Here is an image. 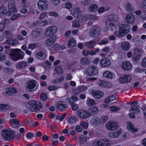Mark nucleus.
I'll list each match as a JSON object with an SVG mask.
<instances>
[{
	"instance_id": "f257e3e1",
	"label": "nucleus",
	"mask_w": 146,
	"mask_h": 146,
	"mask_svg": "<svg viewBox=\"0 0 146 146\" xmlns=\"http://www.w3.org/2000/svg\"><path fill=\"white\" fill-rule=\"evenodd\" d=\"M119 21V16L117 15H111L108 17V20L106 22V28L110 29L112 31L116 28V27L113 21L118 22Z\"/></svg>"
},
{
	"instance_id": "f03ea898",
	"label": "nucleus",
	"mask_w": 146,
	"mask_h": 146,
	"mask_svg": "<svg viewBox=\"0 0 146 146\" xmlns=\"http://www.w3.org/2000/svg\"><path fill=\"white\" fill-rule=\"evenodd\" d=\"M27 109L30 111L35 112L39 110L42 108L41 103L38 101H31L26 105Z\"/></svg>"
},
{
	"instance_id": "7ed1b4c3",
	"label": "nucleus",
	"mask_w": 146,
	"mask_h": 146,
	"mask_svg": "<svg viewBox=\"0 0 146 146\" xmlns=\"http://www.w3.org/2000/svg\"><path fill=\"white\" fill-rule=\"evenodd\" d=\"M130 27L127 24H121L119 26V31L115 32V34L118 38L123 37L129 32Z\"/></svg>"
},
{
	"instance_id": "20e7f679",
	"label": "nucleus",
	"mask_w": 146,
	"mask_h": 146,
	"mask_svg": "<svg viewBox=\"0 0 146 146\" xmlns=\"http://www.w3.org/2000/svg\"><path fill=\"white\" fill-rule=\"evenodd\" d=\"M10 54L11 58L14 61L22 59L24 58L23 52L20 49H15L11 50Z\"/></svg>"
},
{
	"instance_id": "39448f33",
	"label": "nucleus",
	"mask_w": 146,
	"mask_h": 146,
	"mask_svg": "<svg viewBox=\"0 0 146 146\" xmlns=\"http://www.w3.org/2000/svg\"><path fill=\"white\" fill-rule=\"evenodd\" d=\"M38 83L35 80H30L26 83V89L28 92H32L35 91L38 88Z\"/></svg>"
},
{
	"instance_id": "423d86ee",
	"label": "nucleus",
	"mask_w": 146,
	"mask_h": 146,
	"mask_svg": "<svg viewBox=\"0 0 146 146\" xmlns=\"http://www.w3.org/2000/svg\"><path fill=\"white\" fill-rule=\"evenodd\" d=\"M15 132L12 130L5 129L2 131L1 134L2 137L5 140L10 141L13 139L15 136Z\"/></svg>"
},
{
	"instance_id": "0eeeda50",
	"label": "nucleus",
	"mask_w": 146,
	"mask_h": 146,
	"mask_svg": "<svg viewBox=\"0 0 146 146\" xmlns=\"http://www.w3.org/2000/svg\"><path fill=\"white\" fill-rule=\"evenodd\" d=\"M100 28L98 26H95L90 29V35L93 38L96 37L100 35Z\"/></svg>"
},
{
	"instance_id": "6e6552de",
	"label": "nucleus",
	"mask_w": 146,
	"mask_h": 146,
	"mask_svg": "<svg viewBox=\"0 0 146 146\" xmlns=\"http://www.w3.org/2000/svg\"><path fill=\"white\" fill-rule=\"evenodd\" d=\"M48 2L46 0H39L37 3L39 9L42 11L46 10L48 7Z\"/></svg>"
},
{
	"instance_id": "1a4fd4ad",
	"label": "nucleus",
	"mask_w": 146,
	"mask_h": 146,
	"mask_svg": "<svg viewBox=\"0 0 146 146\" xmlns=\"http://www.w3.org/2000/svg\"><path fill=\"white\" fill-rule=\"evenodd\" d=\"M56 106L58 110L62 111H64L67 109L68 106L66 102L60 101L56 103Z\"/></svg>"
},
{
	"instance_id": "9d476101",
	"label": "nucleus",
	"mask_w": 146,
	"mask_h": 146,
	"mask_svg": "<svg viewBox=\"0 0 146 146\" xmlns=\"http://www.w3.org/2000/svg\"><path fill=\"white\" fill-rule=\"evenodd\" d=\"M8 10L9 12L7 14V16L10 15L12 13L17 11L15 3L14 1L11 0L9 2L8 4Z\"/></svg>"
},
{
	"instance_id": "9b49d317",
	"label": "nucleus",
	"mask_w": 146,
	"mask_h": 146,
	"mask_svg": "<svg viewBox=\"0 0 146 146\" xmlns=\"http://www.w3.org/2000/svg\"><path fill=\"white\" fill-rule=\"evenodd\" d=\"M106 127L110 131L115 130L118 128L117 124L112 121L108 122L106 125Z\"/></svg>"
},
{
	"instance_id": "f8f14e48",
	"label": "nucleus",
	"mask_w": 146,
	"mask_h": 146,
	"mask_svg": "<svg viewBox=\"0 0 146 146\" xmlns=\"http://www.w3.org/2000/svg\"><path fill=\"white\" fill-rule=\"evenodd\" d=\"M77 114L79 117L83 119H87L91 115L90 113L83 110H78Z\"/></svg>"
},
{
	"instance_id": "ddd939ff",
	"label": "nucleus",
	"mask_w": 146,
	"mask_h": 146,
	"mask_svg": "<svg viewBox=\"0 0 146 146\" xmlns=\"http://www.w3.org/2000/svg\"><path fill=\"white\" fill-rule=\"evenodd\" d=\"M57 30V27L55 26H52L48 27L46 30L45 35L49 36L55 33Z\"/></svg>"
},
{
	"instance_id": "4468645a",
	"label": "nucleus",
	"mask_w": 146,
	"mask_h": 146,
	"mask_svg": "<svg viewBox=\"0 0 146 146\" xmlns=\"http://www.w3.org/2000/svg\"><path fill=\"white\" fill-rule=\"evenodd\" d=\"M111 63L109 59L106 58L102 59L100 62V64L102 68L107 67L109 66Z\"/></svg>"
},
{
	"instance_id": "2eb2a0df",
	"label": "nucleus",
	"mask_w": 146,
	"mask_h": 146,
	"mask_svg": "<svg viewBox=\"0 0 146 146\" xmlns=\"http://www.w3.org/2000/svg\"><path fill=\"white\" fill-rule=\"evenodd\" d=\"M56 38L55 36H52L46 40L45 43L48 46H52L55 42Z\"/></svg>"
},
{
	"instance_id": "dca6fc26",
	"label": "nucleus",
	"mask_w": 146,
	"mask_h": 146,
	"mask_svg": "<svg viewBox=\"0 0 146 146\" xmlns=\"http://www.w3.org/2000/svg\"><path fill=\"white\" fill-rule=\"evenodd\" d=\"M92 94L96 99H98L102 98L104 95V93L100 91H93L92 92Z\"/></svg>"
},
{
	"instance_id": "f3484780",
	"label": "nucleus",
	"mask_w": 146,
	"mask_h": 146,
	"mask_svg": "<svg viewBox=\"0 0 146 146\" xmlns=\"http://www.w3.org/2000/svg\"><path fill=\"white\" fill-rule=\"evenodd\" d=\"M98 71L97 68L94 66H91L88 71V75L94 76L98 74Z\"/></svg>"
},
{
	"instance_id": "a211bd4d",
	"label": "nucleus",
	"mask_w": 146,
	"mask_h": 146,
	"mask_svg": "<svg viewBox=\"0 0 146 146\" xmlns=\"http://www.w3.org/2000/svg\"><path fill=\"white\" fill-rule=\"evenodd\" d=\"M132 66V64L129 61H124L122 63V69L124 70L128 71L131 69Z\"/></svg>"
},
{
	"instance_id": "6ab92c4d",
	"label": "nucleus",
	"mask_w": 146,
	"mask_h": 146,
	"mask_svg": "<svg viewBox=\"0 0 146 146\" xmlns=\"http://www.w3.org/2000/svg\"><path fill=\"white\" fill-rule=\"evenodd\" d=\"M134 20L135 17L132 13L127 15L125 17V21L129 23L132 24L134 22Z\"/></svg>"
},
{
	"instance_id": "aec40b11",
	"label": "nucleus",
	"mask_w": 146,
	"mask_h": 146,
	"mask_svg": "<svg viewBox=\"0 0 146 146\" xmlns=\"http://www.w3.org/2000/svg\"><path fill=\"white\" fill-rule=\"evenodd\" d=\"M9 123L11 126L14 128H18L19 122L17 119H12L9 121Z\"/></svg>"
},
{
	"instance_id": "412c9836",
	"label": "nucleus",
	"mask_w": 146,
	"mask_h": 146,
	"mask_svg": "<svg viewBox=\"0 0 146 146\" xmlns=\"http://www.w3.org/2000/svg\"><path fill=\"white\" fill-rule=\"evenodd\" d=\"M71 13L75 17L78 18L81 15V12L80 9L77 7L74 10H72Z\"/></svg>"
},
{
	"instance_id": "4be33fe9",
	"label": "nucleus",
	"mask_w": 146,
	"mask_h": 146,
	"mask_svg": "<svg viewBox=\"0 0 146 146\" xmlns=\"http://www.w3.org/2000/svg\"><path fill=\"white\" fill-rule=\"evenodd\" d=\"M101 146H110L111 141L106 139L100 140Z\"/></svg>"
},
{
	"instance_id": "5701e85b",
	"label": "nucleus",
	"mask_w": 146,
	"mask_h": 146,
	"mask_svg": "<svg viewBox=\"0 0 146 146\" xmlns=\"http://www.w3.org/2000/svg\"><path fill=\"white\" fill-rule=\"evenodd\" d=\"M127 128L128 131L130 132H136L138 131L137 129H136L131 123L129 122L127 123Z\"/></svg>"
},
{
	"instance_id": "b1692460",
	"label": "nucleus",
	"mask_w": 146,
	"mask_h": 146,
	"mask_svg": "<svg viewBox=\"0 0 146 146\" xmlns=\"http://www.w3.org/2000/svg\"><path fill=\"white\" fill-rule=\"evenodd\" d=\"M37 57L41 60H45L46 58V55L43 52H37L36 54Z\"/></svg>"
},
{
	"instance_id": "393cba45",
	"label": "nucleus",
	"mask_w": 146,
	"mask_h": 146,
	"mask_svg": "<svg viewBox=\"0 0 146 146\" xmlns=\"http://www.w3.org/2000/svg\"><path fill=\"white\" fill-rule=\"evenodd\" d=\"M121 46L122 48L124 50H128L130 47V44L128 42L125 41L122 43Z\"/></svg>"
},
{
	"instance_id": "a878e982",
	"label": "nucleus",
	"mask_w": 146,
	"mask_h": 146,
	"mask_svg": "<svg viewBox=\"0 0 146 146\" xmlns=\"http://www.w3.org/2000/svg\"><path fill=\"white\" fill-rule=\"evenodd\" d=\"M89 110L91 114L92 113L94 115L96 114L98 112V108L95 106H92L90 107Z\"/></svg>"
},
{
	"instance_id": "bb28decb",
	"label": "nucleus",
	"mask_w": 146,
	"mask_h": 146,
	"mask_svg": "<svg viewBox=\"0 0 146 146\" xmlns=\"http://www.w3.org/2000/svg\"><path fill=\"white\" fill-rule=\"evenodd\" d=\"M17 91L15 89L11 88H8L5 92V94L7 95H11L13 94H15Z\"/></svg>"
},
{
	"instance_id": "cd10ccee",
	"label": "nucleus",
	"mask_w": 146,
	"mask_h": 146,
	"mask_svg": "<svg viewBox=\"0 0 146 146\" xmlns=\"http://www.w3.org/2000/svg\"><path fill=\"white\" fill-rule=\"evenodd\" d=\"M129 111L133 113H139L140 112V110L137 106L133 105L130 108Z\"/></svg>"
},
{
	"instance_id": "c85d7f7f",
	"label": "nucleus",
	"mask_w": 146,
	"mask_h": 146,
	"mask_svg": "<svg viewBox=\"0 0 146 146\" xmlns=\"http://www.w3.org/2000/svg\"><path fill=\"white\" fill-rule=\"evenodd\" d=\"M87 89V87L86 86H82L76 90L75 93L76 94H78L79 92H82L85 91Z\"/></svg>"
},
{
	"instance_id": "c756f323",
	"label": "nucleus",
	"mask_w": 146,
	"mask_h": 146,
	"mask_svg": "<svg viewBox=\"0 0 146 146\" xmlns=\"http://www.w3.org/2000/svg\"><path fill=\"white\" fill-rule=\"evenodd\" d=\"M95 41L93 40H92L87 42L85 46L88 48H92L95 45Z\"/></svg>"
},
{
	"instance_id": "7c9ffc66",
	"label": "nucleus",
	"mask_w": 146,
	"mask_h": 146,
	"mask_svg": "<svg viewBox=\"0 0 146 146\" xmlns=\"http://www.w3.org/2000/svg\"><path fill=\"white\" fill-rule=\"evenodd\" d=\"M103 76L106 78L111 79L112 78L113 74L112 72L110 71H106L104 72Z\"/></svg>"
},
{
	"instance_id": "2f4dec72",
	"label": "nucleus",
	"mask_w": 146,
	"mask_h": 146,
	"mask_svg": "<svg viewBox=\"0 0 146 146\" xmlns=\"http://www.w3.org/2000/svg\"><path fill=\"white\" fill-rule=\"evenodd\" d=\"M98 9V5L94 4H91L89 8V11L91 12H95Z\"/></svg>"
},
{
	"instance_id": "473e14b6",
	"label": "nucleus",
	"mask_w": 146,
	"mask_h": 146,
	"mask_svg": "<svg viewBox=\"0 0 146 146\" xmlns=\"http://www.w3.org/2000/svg\"><path fill=\"white\" fill-rule=\"evenodd\" d=\"M27 65L26 62L22 61L20 62L17 65V67L20 69H23L25 68Z\"/></svg>"
},
{
	"instance_id": "72a5a7b5",
	"label": "nucleus",
	"mask_w": 146,
	"mask_h": 146,
	"mask_svg": "<svg viewBox=\"0 0 146 146\" xmlns=\"http://www.w3.org/2000/svg\"><path fill=\"white\" fill-rule=\"evenodd\" d=\"M76 45V42L72 38H71L69 40L68 45L69 47L72 48L75 46Z\"/></svg>"
},
{
	"instance_id": "f704fd0d",
	"label": "nucleus",
	"mask_w": 146,
	"mask_h": 146,
	"mask_svg": "<svg viewBox=\"0 0 146 146\" xmlns=\"http://www.w3.org/2000/svg\"><path fill=\"white\" fill-rule=\"evenodd\" d=\"M126 10L128 12H131V13L135 12V11L132 7V5L130 3H127L126 4Z\"/></svg>"
},
{
	"instance_id": "c9c22d12",
	"label": "nucleus",
	"mask_w": 146,
	"mask_h": 146,
	"mask_svg": "<svg viewBox=\"0 0 146 146\" xmlns=\"http://www.w3.org/2000/svg\"><path fill=\"white\" fill-rule=\"evenodd\" d=\"M76 121V117L73 116H70L67 120V122L70 124L75 123Z\"/></svg>"
},
{
	"instance_id": "e433bc0d",
	"label": "nucleus",
	"mask_w": 146,
	"mask_h": 146,
	"mask_svg": "<svg viewBox=\"0 0 146 146\" xmlns=\"http://www.w3.org/2000/svg\"><path fill=\"white\" fill-rule=\"evenodd\" d=\"M108 119V117L107 116H104L100 118L99 120V122L101 124L105 123Z\"/></svg>"
},
{
	"instance_id": "4c0bfd02",
	"label": "nucleus",
	"mask_w": 146,
	"mask_h": 146,
	"mask_svg": "<svg viewBox=\"0 0 146 146\" xmlns=\"http://www.w3.org/2000/svg\"><path fill=\"white\" fill-rule=\"evenodd\" d=\"M69 102L70 103V105L72 106V108L73 110H76L78 109V105L76 104L73 101H71L69 99Z\"/></svg>"
},
{
	"instance_id": "58836bf2",
	"label": "nucleus",
	"mask_w": 146,
	"mask_h": 146,
	"mask_svg": "<svg viewBox=\"0 0 146 146\" xmlns=\"http://www.w3.org/2000/svg\"><path fill=\"white\" fill-rule=\"evenodd\" d=\"M80 62L81 64L83 65L88 64L90 63L89 61L86 57L81 58L80 59Z\"/></svg>"
},
{
	"instance_id": "ea45409f",
	"label": "nucleus",
	"mask_w": 146,
	"mask_h": 146,
	"mask_svg": "<svg viewBox=\"0 0 146 146\" xmlns=\"http://www.w3.org/2000/svg\"><path fill=\"white\" fill-rule=\"evenodd\" d=\"M51 63L49 61H46L42 64L43 66L46 69L50 68V66L51 65Z\"/></svg>"
},
{
	"instance_id": "a19ab883",
	"label": "nucleus",
	"mask_w": 146,
	"mask_h": 146,
	"mask_svg": "<svg viewBox=\"0 0 146 146\" xmlns=\"http://www.w3.org/2000/svg\"><path fill=\"white\" fill-rule=\"evenodd\" d=\"M55 70L56 73L58 74H61L63 72V70L61 67L58 65L56 66Z\"/></svg>"
},
{
	"instance_id": "79ce46f5",
	"label": "nucleus",
	"mask_w": 146,
	"mask_h": 146,
	"mask_svg": "<svg viewBox=\"0 0 146 146\" xmlns=\"http://www.w3.org/2000/svg\"><path fill=\"white\" fill-rule=\"evenodd\" d=\"M8 42L11 45H16L18 43L17 40L15 39L9 40Z\"/></svg>"
},
{
	"instance_id": "37998d69",
	"label": "nucleus",
	"mask_w": 146,
	"mask_h": 146,
	"mask_svg": "<svg viewBox=\"0 0 146 146\" xmlns=\"http://www.w3.org/2000/svg\"><path fill=\"white\" fill-rule=\"evenodd\" d=\"M8 12H7L6 9L4 7H1L0 8V16H3L4 14L7 15Z\"/></svg>"
},
{
	"instance_id": "c03bdc74",
	"label": "nucleus",
	"mask_w": 146,
	"mask_h": 146,
	"mask_svg": "<svg viewBox=\"0 0 146 146\" xmlns=\"http://www.w3.org/2000/svg\"><path fill=\"white\" fill-rule=\"evenodd\" d=\"M141 54H134L132 60L133 61L137 62L139 59Z\"/></svg>"
},
{
	"instance_id": "a18cd8bd",
	"label": "nucleus",
	"mask_w": 146,
	"mask_h": 146,
	"mask_svg": "<svg viewBox=\"0 0 146 146\" xmlns=\"http://www.w3.org/2000/svg\"><path fill=\"white\" fill-rule=\"evenodd\" d=\"M115 99V97L114 96L111 95L108 97L105 100L106 103H109Z\"/></svg>"
},
{
	"instance_id": "49530a36",
	"label": "nucleus",
	"mask_w": 146,
	"mask_h": 146,
	"mask_svg": "<svg viewBox=\"0 0 146 146\" xmlns=\"http://www.w3.org/2000/svg\"><path fill=\"white\" fill-rule=\"evenodd\" d=\"M109 108L111 111L113 112L119 111L120 109V108L119 107H117L115 106H110Z\"/></svg>"
},
{
	"instance_id": "de8ad7c7",
	"label": "nucleus",
	"mask_w": 146,
	"mask_h": 146,
	"mask_svg": "<svg viewBox=\"0 0 146 146\" xmlns=\"http://www.w3.org/2000/svg\"><path fill=\"white\" fill-rule=\"evenodd\" d=\"M32 35L34 37L36 38L39 35L40 33L36 29H35L32 31Z\"/></svg>"
},
{
	"instance_id": "09e8293b",
	"label": "nucleus",
	"mask_w": 146,
	"mask_h": 146,
	"mask_svg": "<svg viewBox=\"0 0 146 146\" xmlns=\"http://www.w3.org/2000/svg\"><path fill=\"white\" fill-rule=\"evenodd\" d=\"M87 102L88 105L91 106L95 105V103L93 99L89 98L87 100Z\"/></svg>"
},
{
	"instance_id": "8fccbe9b",
	"label": "nucleus",
	"mask_w": 146,
	"mask_h": 146,
	"mask_svg": "<svg viewBox=\"0 0 146 146\" xmlns=\"http://www.w3.org/2000/svg\"><path fill=\"white\" fill-rule=\"evenodd\" d=\"M21 17V15L19 13H17L13 15L11 18V19L12 20H14L17 19Z\"/></svg>"
},
{
	"instance_id": "3c124183",
	"label": "nucleus",
	"mask_w": 146,
	"mask_h": 146,
	"mask_svg": "<svg viewBox=\"0 0 146 146\" xmlns=\"http://www.w3.org/2000/svg\"><path fill=\"white\" fill-rule=\"evenodd\" d=\"M92 121L93 122V124L94 125H98L99 122L98 118L97 117H93L92 119Z\"/></svg>"
},
{
	"instance_id": "603ef678",
	"label": "nucleus",
	"mask_w": 146,
	"mask_h": 146,
	"mask_svg": "<svg viewBox=\"0 0 146 146\" xmlns=\"http://www.w3.org/2000/svg\"><path fill=\"white\" fill-rule=\"evenodd\" d=\"M106 82L102 80H100L98 82V84L100 87H103L106 85Z\"/></svg>"
},
{
	"instance_id": "864d4df0",
	"label": "nucleus",
	"mask_w": 146,
	"mask_h": 146,
	"mask_svg": "<svg viewBox=\"0 0 146 146\" xmlns=\"http://www.w3.org/2000/svg\"><path fill=\"white\" fill-rule=\"evenodd\" d=\"M66 115V113H64L61 116H57L56 117V119L58 120H60V121H62L65 118Z\"/></svg>"
},
{
	"instance_id": "5fc2aeb1",
	"label": "nucleus",
	"mask_w": 146,
	"mask_h": 146,
	"mask_svg": "<svg viewBox=\"0 0 146 146\" xmlns=\"http://www.w3.org/2000/svg\"><path fill=\"white\" fill-rule=\"evenodd\" d=\"M81 125L83 128L86 129L88 128V124L87 122H82L81 123Z\"/></svg>"
},
{
	"instance_id": "6e6d98bb",
	"label": "nucleus",
	"mask_w": 146,
	"mask_h": 146,
	"mask_svg": "<svg viewBox=\"0 0 146 146\" xmlns=\"http://www.w3.org/2000/svg\"><path fill=\"white\" fill-rule=\"evenodd\" d=\"M6 58V55L4 53L0 52V61L4 60Z\"/></svg>"
},
{
	"instance_id": "4d7b16f0",
	"label": "nucleus",
	"mask_w": 146,
	"mask_h": 146,
	"mask_svg": "<svg viewBox=\"0 0 146 146\" xmlns=\"http://www.w3.org/2000/svg\"><path fill=\"white\" fill-rule=\"evenodd\" d=\"M124 77L126 78V80L127 81L126 83L129 82L131 80V76L128 74H126L124 76Z\"/></svg>"
},
{
	"instance_id": "13d9d810",
	"label": "nucleus",
	"mask_w": 146,
	"mask_h": 146,
	"mask_svg": "<svg viewBox=\"0 0 146 146\" xmlns=\"http://www.w3.org/2000/svg\"><path fill=\"white\" fill-rule=\"evenodd\" d=\"M108 43V41L107 39H103L102 40L100 41L99 43V44L100 45L105 44Z\"/></svg>"
},
{
	"instance_id": "bf43d9fd",
	"label": "nucleus",
	"mask_w": 146,
	"mask_h": 146,
	"mask_svg": "<svg viewBox=\"0 0 146 146\" xmlns=\"http://www.w3.org/2000/svg\"><path fill=\"white\" fill-rule=\"evenodd\" d=\"M64 7L68 9H71L72 7V4L70 2H67L65 4Z\"/></svg>"
},
{
	"instance_id": "052dcab7",
	"label": "nucleus",
	"mask_w": 146,
	"mask_h": 146,
	"mask_svg": "<svg viewBox=\"0 0 146 146\" xmlns=\"http://www.w3.org/2000/svg\"><path fill=\"white\" fill-rule=\"evenodd\" d=\"M47 96L46 94L44 93H42L40 96V99L42 100H44L46 99Z\"/></svg>"
},
{
	"instance_id": "680f3d73",
	"label": "nucleus",
	"mask_w": 146,
	"mask_h": 146,
	"mask_svg": "<svg viewBox=\"0 0 146 146\" xmlns=\"http://www.w3.org/2000/svg\"><path fill=\"white\" fill-rule=\"evenodd\" d=\"M4 34L7 36V37H11V33L10 31H5L4 32Z\"/></svg>"
},
{
	"instance_id": "e2e57ef3",
	"label": "nucleus",
	"mask_w": 146,
	"mask_h": 146,
	"mask_svg": "<svg viewBox=\"0 0 146 146\" xmlns=\"http://www.w3.org/2000/svg\"><path fill=\"white\" fill-rule=\"evenodd\" d=\"M121 133V131L118 130L114 132H113L114 138L117 137L119 136Z\"/></svg>"
},
{
	"instance_id": "0e129e2a",
	"label": "nucleus",
	"mask_w": 146,
	"mask_h": 146,
	"mask_svg": "<svg viewBox=\"0 0 146 146\" xmlns=\"http://www.w3.org/2000/svg\"><path fill=\"white\" fill-rule=\"evenodd\" d=\"M58 89L57 87L54 86H49L48 87V89L50 91H52Z\"/></svg>"
},
{
	"instance_id": "69168bd1",
	"label": "nucleus",
	"mask_w": 146,
	"mask_h": 146,
	"mask_svg": "<svg viewBox=\"0 0 146 146\" xmlns=\"http://www.w3.org/2000/svg\"><path fill=\"white\" fill-rule=\"evenodd\" d=\"M72 26L74 27L80 26L79 22L77 21H74L73 22Z\"/></svg>"
},
{
	"instance_id": "338daca9",
	"label": "nucleus",
	"mask_w": 146,
	"mask_h": 146,
	"mask_svg": "<svg viewBox=\"0 0 146 146\" xmlns=\"http://www.w3.org/2000/svg\"><path fill=\"white\" fill-rule=\"evenodd\" d=\"M107 10V9L106 8L103 7H102L99 8L98 10V12L99 13H101Z\"/></svg>"
},
{
	"instance_id": "774afa93",
	"label": "nucleus",
	"mask_w": 146,
	"mask_h": 146,
	"mask_svg": "<svg viewBox=\"0 0 146 146\" xmlns=\"http://www.w3.org/2000/svg\"><path fill=\"white\" fill-rule=\"evenodd\" d=\"M100 140L98 141H94L92 144V146H101Z\"/></svg>"
}]
</instances>
